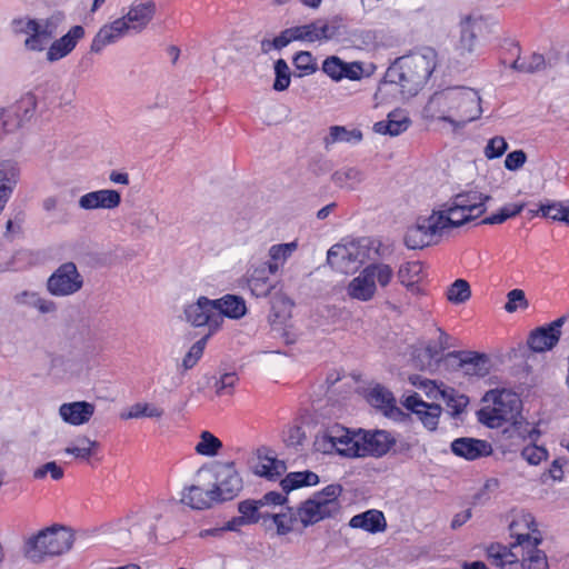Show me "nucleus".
<instances>
[{"label": "nucleus", "mask_w": 569, "mask_h": 569, "mask_svg": "<svg viewBox=\"0 0 569 569\" xmlns=\"http://www.w3.org/2000/svg\"><path fill=\"white\" fill-rule=\"evenodd\" d=\"M483 400L491 401L478 412L479 420L490 428L502 427L510 422V426L503 430L510 438H517L520 441H536L539 431L526 421L521 412V400L518 395L510 390H490L486 393Z\"/></svg>", "instance_id": "obj_1"}, {"label": "nucleus", "mask_w": 569, "mask_h": 569, "mask_svg": "<svg viewBox=\"0 0 569 569\" xmlns=\"http://www.w3.org/2000/svg\"><path fill=\"white\" fill-rule=\"evenodd\" d=\"M480 102L478 91L471 88H447L430 97L423 112L428 118L448 122L453 129H461L481 116Z\"/></svg>", "instance_id": "obj_2"}, {"label": "nucleus", "mask_w": 569, "mask_h": 569, "mask_svg": "<svg viewBox=\"0 0 569 569\" xmlns=\"http://www.w3.org/2000/svg\"><path fill=\"white\" fill-rule=\"evenodd\" d=\"M437 64V52L425 48L398 58L386 72V82L400 87L406 97L416 96L430 78Z\"/></svg>", "instance_id": "obj_3"}, {"label": "nucleus", "mask_w": 569, "mask_h": 569, "mask_svg": "<svg viewBox=\"0 0 569 569\" xmlns=\"http://www.w3.org/2000/svg\"><path fill=\"white\" fill-rule=\"evenodd\" d=\"M73 533L62 526H52L31 536L24 545V555L34 562L44 557L60 556L69 551L73 545Z\"/></svg>", "instance_id": "obj_4"}, {"label": "nucleus", "mask_w": 569, "mask_h": 569, "mask_svg": "<svg viewBox=\"0 0 569 569\" xmlns=\"http://www.w3.org/2000/svg\"><path fill=\"white\" fill-rule=\"evenodd\" d=\"M538 546L515 551L501 543H492L487 548V557L500 569H548L547 556Z\"/></svg>", "instance_id": "obj_5"}, {"label": "nucleus", "mask_w": 569, "mask_h": 569, "mask_svg": "<svg viewBox=\"0 0 569 569\" xmlns=\"http://www.w3.org/2000/svg\"><path fill=\"white\" fill-rule=\"evenodd\" d=\"M315 448L322 453L360 458V429L350 431L340 425L328 427L316 436Z\"/></svg>", "instance_id": "obj_6"}, {"label": "nucleus", "mask_w": 569, "mask_h": 569, "mask_svg": "<svg viewBox=\"0 0 569 569\" xmlns=\"http://www.w3.org/2000/svg\"><path fill=\"white\" fill-rule=\"evenodd\" d=\"M369 241L360 239L332 246L328 250L327 262L341 273H351L369 259Z\"/></svg>", "instance_id": "obj_7"}, {"label": "nucleus", "mask_w": 569, "mask_h": 569, "mask_svg": "<svg viewBox=\"0 0 569 569\" xmlns=\"http://www.w3.org/2000/svg\"><path fill=\"white\" fill-rule=\"evenodd\" d=\"M433 212L428 217L418 218L406 231V246L409 249H422L439 243L445 233Z\"/></svg>", "instance_id": "obj_8"}, {"label": "nucleus", "mask_w": 569, "mask_h": 569, "mask_svg": "<svg viewBox=\"0 0 569 569\" xmlns=\"http://www.w3.org/2000/svg\"><path fill=\"white\" fill-rule=\"evenodd\" d=\"M213 492L219 502L232 500L243 488V481L234 462H216L212 466Z\"/></svg>", "instance_id": "obj_9"}, {"label": "nucleus", "mask_w": 569, "mask_h": 569, "mask_svg": "<svg viewBox=\"0 0 569 569\" xmlns=\"http://www.w3.org/2000/svg\"><path fill=\"white\" fill-rule=\"evenodd\" d=\"M82 287L83 278L71 261L59 266L47 281L48 291L56 297L74 295Z\"/></svg>", "instance_id": "obj_10"}, {"label": "nucleus", "mask_w": 569, "mask_h": 569, "mask_svg": "<svg viewBox=\"0 0 569 569\" xmlns=\"http://www.w3.org/2000/svg\"><path fill=\"white\" fill-rule=\"evenodd\" d=\"M510 537L515 541L507 546L508 549L520 551L542 542V533L538 530L536 520L531 513L520 512L509 525Z\"/></svg>", "instance_id": "obj_11"}, {"label": "nucleus", "mask_w": 569, "mask_h": 569, "mask_svg": "<svg viewBox=\"0 0 569 569\" xmlns=\"http://www.w3.org/2000/svg\"><path fill=\"white\" fill-rule=\"evenodd\" d=\"M184 318L193 327L208 325L217 330L221 325V317L216 312L213 300L199 297L198 300L184 308Z\"/></svg>", "instance_id": "obj_12"}, {"label": "nucleus", "mask_w": 569, "mask_h": 569, "mask_svg": "<svg viewBox=\"0 0 569 569\" xmlns=\"http://www.w3.org/2000/svg\"><path fill=\"white\" fill-rule=\"evenodd\" d=\"M395 445V437L386 430L360 429V457H383Z\"/></svg>", "instance_id": "obj_13"}, {"label": "nucleus", "mask_w": 569, "mask_h": 569, "mask_svg": "<svg viewBox=\"0 0 569 569\" xmlns=\"http://www.w3.org/2000/svg\"><path fill=\"white\" fill-rule=\"evenodd\" d=\"M277 273L276 264L267 267V262L252 264L247 271V286L252 296L266 298L276 288V281L272 278Z\"/></svg>", "instance_id": "obj_14"}, {"label": "nucleus", "mask_w": 569, "mask_h": 569, "mask_svg": "<svg viewBox=\"0 0 569 569\" xmlns=\"http://www.w3.org/2000/svg\"><path fill=\"white\" fill-rule=\"evenodd\" d=\"M565 320L566 317H560L548 326L535 329L528 338L529 348L535 352H545L552 349L560 339V329Z\"/></svg>", "instance_id": "obj_15"}, {"label": "nucleus", "mask_w": 569, "mask_h": 569, "mask_svg": "<svg viewBox=\"0 0 569 569\" xmlns=\"http://www.w3.org/2000/svg\"><path fill=\"white\" fill-rule=\"evenodd\" d=\"M321 70L336 82L342 79L360 80L363 74L361 62H345L337 56L327 57L322 62Z\"/></svg>", "instance_id": "obj_16"}, {"label": "nucleus", "mask_w": 569, "mask_h": 569, "mask_svg": "<svg viewBox=\"0 0 569 569\" xmlns=\"http://www.w3.org/2000/svg\"><path fill=\"white\" fill-rule=\"evenodd\" d=\"M420 386L426 390L428 398L442 399L446 405L451 409L452 416L461 413L469 403L468 397L458 395L453 389L440 388L431 380H422Z\"/></svg>", "instance_id": "obj_17"}, {"label": "nucleus", "mask_w": 569, "mask_h": 569, "mask_svg": "<svg viewBox=\"0 0 569 569\" xmlns=\"http://www.w3.org/2000/svg\"><path fill=\"white\" fill-rule=\"evenodd\" d=\"M403 406L416 413L427 429L435 430L437 428L441 413L440 405L427 403L419 395L413 393L405 399Z\"/></svg>", "instance_id": "obj_18"}, {"label": "nucleus", "mask_w": 569, "mask_h": 569, "mask_svg": "<svg viewBox=\"0 0 569 569\" xmlns=\"http://www.w3.org/2000/svg\"><path fill=\"white\" fill-rule=\"evenodd\" d=\"M449 356L459 359V366L467 376L482 378L490 372L491 361L485 353L459 351Z\"/></svg>", "instance_id": "obj_19"}, {"label": "nucleus", "mask_w": 569, "mask_h": 569, "mask_svg": "<svg viewBox=\"0 0 569 569\" xmlns=\"http://www.w3.org/2000/svg\"><path fill=\"white\" fill-rule=\"evenodd\" d=\"M84 34L86 31L82 26H73L64 36L51 43L47 51V60L56 62L67 57L77 43L84 38Z\"/></svg>", "instance_id": "obj_20"}, {"label": "nucleus", "mask_w": 569, "mask_h": 569, "mask_svg": "<svg viewBox=\"0 0 569 569\" xmlns=\"http://www.w3.org/2000/svg\"><path fill=\"white\" fill-rule=\"evenodd\" d=\"M79 207L83 210L114 209L121 203V196L113 189H101L88 192L79 198Z\"/></svg>", "instance_id": "obj_21"}, {"label": "nucleus", "mask_w": 569, "mask_h": 569, "mask_svg": "<svg viewBox=\"0 0 569 569\" xmlns=\"http://www.w3.org/2000/svg\"><path fill=\"white\" fill-rule=\"evenodd\" d=\"M156 3L153 1L133 2L129 11L121 19L128 26V31L141 32L156 14Z\"/></svg>", "instance_id": "obj_22"}, {"label": "nucleus", "mask_w": 569, "mask_h": 569, "mask_svg": "<svg viewBox=\"0 0 569 569\" xmlns=\"http://www.w3.org/2000/svg\"><path fill=\"white\" fill-rule=\"evenodd\" d=\"M128 26L122 19H116L111 23L102 26L92 39L90 51L100 53L107 46L116 43L128 33Z\"/></svg>", "instance_id": "obj_23"}, {"label": "nucleus", "mask_w": 569, "mask_h": 569, "mask_svg": "<svg viewBox=\"0 0 569 569\" xmlns=\"http://www.w3.org/2000/svg\"><path fill=\"white\" fill-rule=\"evenodd\" d=\"M295 41L317 42L332 39L337 31L335 27L329 26L322 20H317L308 24L291 27Z\"/></svg>", "instance_id": "obj_24"}, {"label": "nucleus", "mask_w": 569, "mask_h": 569, "mask_svg": "<svg viewBox=\"0 0 569 569\" xmlns=\"http://www.w3.org/2000/svg\"><path fill=\"white\" fill-rule=\"evenodd\" d=\"M96 406L91 402L73 401L62 403L59 408V416L68 425L81 426L90 421Z\"/></svg>", "instance_id": "obj_25"}, {"label": "nucleus", "mask_w": 569, "mask_h": 569, "mask_svg": "<svg viewBox=\"0 0 569 569\" xmlns=\"http://www.w3.org/2000/svg\"><path fill=\"white\" fill-rule=\"evenodd\" d=\"M335 515L336 513L330 510V506L317 500L313 496L297 508V517L303 527L312 526Z\"/></svg>", "instance_id": "obj_26"}, {"label": "nucleus", "mask_w": 569, "mask_h": 569, "mask_svg": "<svg viewBox=\"0 0 569 569\" xmlns=\"http://www.w3.org/2000/svg\"><path fill=\"white\" fill-rule=\"evenodd\" d=\"M36 107L33 97L29 96L20 100L16 106L3 110L0 113V121L6 132H11L19 128L23 118L28 116Z\"/></svg>", "instance_id": "obj_27"}, {"label": "nucleus", "mask_w": 569, "mask_h": 569, "mask_svg": "<svg viewBox=\"0 0 569 569\" xmlns=\"http://www.w3.org/2000/svg\"><path fill=\"white\" fill-rule=\"evenodd\" d=\"M452 452L467 460H476L480 457L489 456L492 451L491 446L485 441L475 438H458L451 443Z\"/></svg>", "instance_id": "obj_28"}, {"label": "nucleus", "mask_w": 569, "mask_h": 569, "mask_svg": "<svg viewBox=\"0 0 569 569\" xmlns=\"http://www.w3.org/2000/svg\"><path fill=\"white\" fill-rule=\"evenodd\" d=\"M433 213L436 218H439L437 220L440 227H442L443 233L475 219L473 213L465 212L449 201L443 203L440 210H433Z\"/></svg>", "instance_id": "obj_29"}, {"label": "nucleus", "mask_w": 569, "mask_h": 569, "mask_svg": "<svg viewBox=\"0 0 569 569\" xmlns=\"http://www.w3.org/2000/svg\"><path fill=\"white\" fill-rule=\"evenodd\" d=\"M489 199L490 196L482 194L476 190H469L456 194L449 202L465 212L473 213V218L476 219L486 211L485 203Z\"/></svg>", "instance_id": "obj_30"}, {"label": "nucleus", "mask_w": 569, "mask_h": 569, "mask_svg": "<svg viewBox=\"0 0 569 569\" xmlns=\"http://www.w3.org/2000/svg\"><path fill=\"white\" fill-rule=\"evenodd\" d=\"M51 19H42L24 40L26 49L34 52L43 51L56 34Z\"/></svg>", "instance_id": "obj_31"}, {"label": "nucleus", "mask_w": 569, "mask_h": 569, "mask_svg": "<svg viewBox=\"0 0 569 569\" xmlns=\"http://www.w3.org/2000/svg\"><path fill=\"white\" fill-rule=\"evenodd\" d=\"M181 502L192 509L203 510L210 508L213 502H219L213 488L204 489L201 486L192 485L184 488Z\"/></svg>", "instance_id": "obj_32"}, {"label": "nucleus", "mask_w": 569, "mask_h": 569, "mask_svg": "<svg viewBox=\"0 0 569 569\" xmlns=\"http://www.w3.org/2000/svg\"><path fill=\"white\" fill-rule=\"evenodd\" d=\"M410 123L411 120L406 111L393 110L389 112L387 120L376 122L373 124V130L380 134L396 137L405 132L409 128Z\"/></svg>", "instance_id": "obj_33"}, {"label": "nucleus", "mask_w": 569, "mask_h": 569, "mask_svg": "<svg viewBox=\"0 0 569 569\" xmlns=\"http://www.w3.org/2000/svg\"><path fill=\"white\" fill-rule=\"evenodd\" d=\"M216 312L222 318L240 319L247 313L246 301L242 297L236 295H226L220 299L213 300Z\"/></svg>", "instance_id": "obj_34"}, {"label": "nucleus", "mask_w": 569, "mask_h": 569, "mask_svg": "<svg viewBox=\"0 0 569 569\" xmlns=\"http://www.w3.org/2000/svg\"><path fill=\"white\" fill-rule=\"evenodd\" d=\"M376 292V282L371 281L365 269L347 287L348 296L359 301L371 300Z\"/></svg>", "instance_id": "obj_35"}, {"label": "nucleus", "mask_w": 569, "mask_h": 569, "mask_svg": "<svg viewBox=\"0 0 569 569\" xmlns=\"http://www.w3.org/2000/svg\"><path fill=\"white\" fill-rule=\"evenodd\" d=\"M349 525L352 528H360L375 533L386 529V519L381 511L372 509L353 516Z\"/></svg>", "instance_id": "obj_36"}, {"label": "nucleus", "mask_w": 569, "mask_h": 569, "mask_svg": "<svg viewBox=\"0 0 569 569\" xmlns=\"http://www.w3.org/2000/svg\"><path fill=\"white\" fill-rule=\"evenodd\" d=\"M363 136L359 129H348L343 126H331L329 133L323 138V144L326 149L335 143H349L358 144L361 142Z\"/></svg>", "instance_id": "obj_37"}, {"label": "nucleus", "mask_w": 569, "mask_h": 569, "mask_svg": "<svg viewBox=\"0 0 569 569\" xmlns=\"http://www.w3.org/2000/svg\"><path fill=\"white\" fill-rule=\"evenodd\" d=\"M253 471L260 477L267 479H276L286 471V465L283 461L269 456H259L257 463L253 466Z\"/></svg>", "instance_id": "obj_38"}, {"label": "nucleus", "mask_w": 569, "mask_h": 569, "mask_svg": "<svg viewBox=\"0 0 569 569\" xmlns=\"http://www.w3.org/2000/svg\"><path fill=\"white\" fill-rule=\"evenodd\" d=\"M481 28V19L473 18L471 16L466 17L461 22V37H460V47L462 50L467 52H472L476 40L477 32Z\"/></svg>", "instance_id": "obj_39"}, {"label": "nucleus", "mask_w": 569, "mask_h": 569, "mask_svg": "<svg viewBox=\"0 0 569 569\" xmlns=\"http://www.w3.org/2000/svg\"><path fill=\"white\" fill-rule=\"evenodd\" d=\"M365 179V173L356 167H345L332 174V181L340 188L353 190Z\"/></svg>", "instance_id": "obj_40"}, {"label": "nucleus", "mask_w": 569, "mask_h": 569, "mask_svg": "<svg viewBox=\"0 0 569 569\" xmlns=\"http://www.w3.org/2000/svg\"><path fill=\"white\" fill-rule=\"evenodd\" d=\"M397 276L403 286L415 291L422 279V264L419 261L406 262L400 266Z\"/></svg>", "instance_id": "obj_41"}, {"label": "nucleus", "mask_w": 569, "mask_h": 569, "mask_svg": "<svg viewBox=\"0 0 569 569\" xmlns=\"http://www.w3.org/2000/svg\"><path fill=\"white\" fill-rule=\"evenodd\" d=\"M319 482V477L312 471L290 472L281 480L283 491L289 492L303 486H315Z\"/></svg>", "instance_id": "obj_42"}, {"label": "nucleus", "mask_w": 569, "mask_h": 569, "mask_svg": "<svg viewBox=\"0 0 569 569\" xmlns=\"http://www.w3.org/2000/svg\"><path fill=\"white\" fill-rule=\"evenodd\" d=\"M260 500H244L238 505V510L247 523H257L260 520L266 521L269 512L261 510Z\"/></svg>", "instance_id": "obj_43"}, {"label": "nucleus", "mask_w": 569, "mask_h": 569, "mask_svg": "<svg viewBox=\"0 0 569 569\" xmlns=\"http://www.w3.org/2000/svg\"><path fill=\"white\" fill-rule=\"evenodd\" d=\"M363 269L368 272L371 281L376 282V287L380 286L381 288H386L393 278L392 268L383 262L370 263Z\"/></svg>", "instance_id": "obj_44"}, {"label": "nucleus", "mask_w": 569, "mask_h": 569, "mask_svg": "<svg viewBox=\"0 0 569 569\" xmlns=\"http://www.w3.org/2000/svg\"><path fill=\"white\" fill-rule=\"evenodd\" d=\"M297 243L288 242L273 244L269 249L270 261L267 262V267H273L276 264L277 271L280 267L291 257V254L296 251Z\"/></svg>", "instance_id": "obj_45"}, {"label": "nucleus", "mask_w": 569, "mask_h": 569, "mask_svg": "<svg viewBox=\"0 0 569 569\" xmlns=\"http://www.w3.org/2000/svg\"><path fill=\"white\" fill-rule=\"evenodd\" d=\"M164 411L162 408L147 402H137L130 407L127 413H121L122 419H138L142 417L147 418H161Z\"/></svg>", "instance_id": "obj_46"}, {"label": "nucleus", "mask_w": 569, "mask_h": 569, "mask_svg": "<svg viewBox=\"0 0 569 569\" xmlns=\"http://www.w3.org/2000/svg\"><path fill=\"white\" fill-rule=\"evenodd\" d=\"M439 343L437 340L430 341L426 348L413 357V366L420 370L429 369L433 366V360L440 353L443 352L442 349H439Z\"/></svg>", "instance_id": "obj_47"}, {"label": "nucleus", "mask_w": 569, "mask_h": 569, "mask_svg": "<svg viewBox=\"0 0 569 569\" xmlns=\"http://www.w3.org/2000/svg\"><path fill=\"white\" fill-rule=\"evenodd\" d=\"M369 401L372 406L385 410V412L391 411L396 403L392 393L382 386H376L370 390Z\"/></svg>", "instance_id": "obj_48"}, {"label": "nucleus", "mask_w": 569, "mask_h": 569, "mask_svg": "<svg viewBox=\"0 0 569 569\" xmlns=\"http://www.w3.org/2000/svg\"><path fill=\"white\" fill-rule=\"evenodd\" d=\"M222 448V442L211 432L202 431L200 441L196 445L194 450L198 455L206 457L217 456Z\"/></svg>", "instance_id": "obj_49"}, {"label": "nucleus", "mask_w": 569, "mask_h": 569, "mask_svg": "<svg viewBox=\"0 0 569 569\" xmlns=\"http://www.w3.org/2000/svg\"><path fill=\"white\" fill-rule=\"evenodd\" d=\"M471 297V290L468 281L457 279L447 289V299L455 305L465 303Z\"/></svg>", "instance_id": "obj_50"}, {"label": "nucleus", "mask_w": 569, "mask_h": 569, "mask_svg": "<svg viewBox=\"0 0 569 569\" xmlns=\"http://www.w3.org/2000/svg\"><path fill=\"white\" fill-rule=\"evenodd\" d=\"M342 492V487L340 485H329L323 488L321 491H318L313 495L317 500L330 506V510L335 513L339 511L340 505L338 501V497Z\"/></svg>", "instance_id": "obj_51"}, {"label": "nucleus", "mask_w": 569, "mask_h": 569, "mask_svg": "<svg viewBox=\"0 0 569 569\" xmlns=\"http://www.w3.org/2000/svg\"><path fill=\"white\" fill-rule=\"evenodd\" d=\"M267 519H271L273 523L277 526V533L279 536L289 533L293 528V523L299 520V518L297 517V510L293 511L292 509H290L289 515L269 513V517H267Z\"/></svg>", "instance_id": "obj_52"}, {"label": "nucleus", "mask_w": 569, "mask_h": 569, "mask_svg": "<svg viewBox=\"0 0 569 569\" xmlns=\"http://www.w3.org/2000/svg\"><path fill=\"white\" fill-rule=\"evenodd\" d=\"M293 66L300 71L299 77L309 76L318 70L317 62L309 51H299L293 57Z\"/></svg>", "instance_id": "obj_53"}, {"label": "nucleus", "mask_w": 569, "mask_h": 569, "mask_svg": "<svg viewBox=\"0 0 569 569\" xmlns=\"http://www.w3.org/2000/svg\"><path fill=\"white\" fill-rule=\"evenodd\" d=\"M274 73L273 89L276 91L286 90L290 84V69L283 59H279L274 62Z\"/></svg>", "instance_id": "obj_54"}, {"label": "nucleus", "mask_w": 569, "mask_h": 569, "mask_svg": "<svg viewBox=\"0 0 569 569\" xmlns=\"http://www.w3.org/2000/svg\"><path fill=\"white\" fill-rule=\"evenodd\" d=\"M237 382L238 377L236 372H224L214 383L217 396H231Z\"/></svg>", "instance_id": "obj_55"}, {"label": "nucleus", "mask_w": 569, "mask_h": 569, "mask_svg": "<svg viewBox=\"0 0 569 569\" xmlns=\"http://www.w3.org/2000/svg\"><path fill=\"white\" fill-rule=\"evenodd\" d=\"M507 303L505 310L509 313L517 311L518 308L527 309L529 302L526 298L525 291L521 289H512L507 295Z\"/></svg>", "instance_id": "obj_56"}, {"label": "nucleus", "mask_w": 569, "mask_h": 569, "mask_svg": "<svg viewBox=\"0 0 569 569\" xmlns=\"http://www.w3.org/2000/svg\"><path fill=\"white\" fill-rule=\"evenodd\" d=\"M206 342H207V337L198 340L196 343H193L191 346L190 350L187 352V355L184 356V358L182 360V367L186 370H189L197 365V362L203 355Z\"/></svg>", "instance_id": "obj_57"}, {"label": "nucleus", "mask_w": 569, "mask_h": 569, "mask_svg": "<svg viewBox=\"0 0 569 569\" xmlns=\"http://www.w3.org/2000/svg\"><path fill=\"white\" fill-rule=\"evenodd\" d=\"M508 148L506 139L501 136L491 138L485 147V156L488 159H496L501 157Z\"/></svg>", "instance_id": "obj_58"}, {"label": "nucleus", "mask_w": 569, "mask_h": 569, "mask_svg": "<svg viewBox=\"0 0 569 569\" xmlns=\"http://www.w3.org/2000/svg\"><path fill=\"white\" fill-rule=\"evenodd\" d=\"M47 475H50L53 480H60L63 477V469L56 461H50L33 471L34 479H44Z\"/></svg>", "instance_id": "obj_59"}, {"label": "nucleus", "mask_w": 569, "mask_h": 569, "mask_svg": "<svg viewBox=\"0 0 569 569\" xmlns=\"http://www.w3.org/2000/svg\"><path fill=\"white\" fill-rule=\"evenodd\" d=\"M521 456L530 465L536 466L547 458L548 452L545 448L532 445L525 447L521 451Z\"/></svg>", "instance_id": "obj_60"}, {"label": "nucleus", "mask_w": 569, "mask_h": 569, "mask_svg": "<svg viewBox=\"0 0 569 569\" xmlns=\"http://www.w3.org/2000/svg\"><path fill=\"white\" fill-rule=\"evenodd\" d=\"M565 209L566 206H563L561 202H550L546 204H540L539 212L545 218L562 221Z\"/></svg>", "instance_id": "obj_61"}, {"label": "nucleus", "mask_w": 569, "mask_h": 569, "mask_svg": "<svg viewBox=\"0 0 569 569\" xmlns=\"http://www.w3.org/2000/svg\"><path fill=\"white\" fill-rule=\"evenodd\" d=\"M41 20L31 18H16L11 22V28L14 33L29 34Z\"/></svg>", "instance_id": "obj_62"}, {"label": "nucleus", "mask_w": 569, "mask_h": 569, "mask_svg": "<svg viewBox=\"0 0 569 569\" xmlns=\"http://www.w3.org/2000/svg\"><path fill=\"white\" fill-rule=\"evenodd\" d=\"M527 160V156L522 150H515L507 154L505 167L510 171L520 169Z\"/></svg>", "instance_id": "obj_63"}, {"label": "nucleus", "mask_w": 569, "mask_h": 569, "mask_svg": "<svg viewBox=\"0 0 569 569\" xmlns=\"http://www.w3.org/2000/svg\"><path fill=\"white\" fill-rule=\"evenodd\" d=\"M526 73H535L546 68V60L540 53H532L525 58Z\"/></svg>", "instance_id": "obj_64"}]
</instances>
